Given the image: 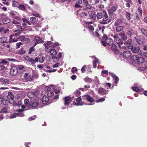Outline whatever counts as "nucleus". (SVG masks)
<instances>
[{
  "label": "nucleus",
  "mask_w": 147,
  "mask_h": 147,
  "mask_svg": "<svg viewBox=\"0 0 147 147\" xmlns=\"http://www.w3.org/2000/svg\"><path fill=\"white\" fill-rule=\"evenodd\" d=\"M0 85L5 86L7 84H9L11 83V81L10 80L5 79L3 78H0Z\"/></svg>",
  "instance_id": "nucleus-6"
},
{
  "label": "nucleus",
  "mask_w": 147,
  "mask_h": 147,
  "mask_svg": "<svg viewBox=\"0 0 147 147\" xmlns=\"http://www.w3.org/2000/svg\"><path fill=\"white\" fill-rule=\"evenodd\" d=\"M131 58L134 60H137L138 61L139 59V57L138 55H134L131 57Z\"/></svg>",
  "instance_id": "nucleus-32"
},
{
  "label": "nucleus",
  "mask_w": 147,
  "mask_h": 147,
  "mask_svg": "<svg viewBox=\"0 0 147 147\" xmlns=\"http://www.w3.org/2000/svg\"><path fill=\"white\" fill-rule=\"evenodd\" d=\"M29 102V100L28 99H26L24 100V104L26 106H28Z\"/></svg>",
  "instance_id": "nucleus-54"
},
{
  "label": "nucleus",
  "mask_w": 147,
  "mask_h": 147,
  "mask_svg": "<svg viewBox=\"0 0 147 147\" xmlns=\"http://www.w3.org/2000/svg\"><path fill=\"white\" fill-rule=\"evenodd\" d=\"M103 14L102 20L100 22V24H107L110 22L111 20L109 19L107 13L105 10H102Z\"/></svg>",
  "instance_id": "nucleus-3"
},
{
  "label": "nucleus",
  "mask_w": 147,
  "mask_h": 147,
  "mask_svg": "<svg viewBox=\"0 0 147 147\" xmlns=\"http://www.w3.org/2000/svg\"><path fill=\"white\" fill-rule=\"evenodd\" d=\"M17 116H20V117H22L23 115L22 114H20V115L19 114H16V113L13 114L10 116V118L11 119H13L16 118Z\"/></svg>",
  "instance_id": "nucleus-24"
},
{
  "label": "nucleus",
  "mask_w": 147,
  "mask_h": 147,
  "mask_svg": "<svg viewBox=\"0 0 147 147\" xmlns=\"http://www.w3.org/2000/svg\"><path fill=\"white\" fill-rule=\"evenodd\" d=\"M142 33L145 36L147 37V30L143 28H141L139 29Z\"/></svg>",
  "instance_id": "nucleus-20"
},
{
  "label": "nucleus",
  "mask_w": 147,
  "mask_h": 147,
  "mask_svg": "<svg viewBox=\"0 0 147 147\" xmlns=\"http://www.w3.org/2000/svg\"><path fill=\"white\" fill-rule=\"evenodd\" d=\"M86 6V8L85 9V10H88L89 9H90L91 7H92V6L91 5L89 4L88 3V4L87 5H85Z\"/></svg>",
  "instance_id": "nucleus-35"
},
{
  "label": "nucleus",
  "mask_w": 147,
  "mask_h": 147,
  "mask_svg": "<svg viewBox=\"0 0 147 147\" xmlns=\"http://www.w3.org/2000/svg\"><path fill=\"white\" fill-rule=\"evenodd\" d=\"M90 2L93 5H96L99 3V0H91Z\"/></svg>",
  "instance_id": "nucleus-31"
},
{
  "label": "nucleus",
  "mask_w": 147,
  "mask_h": 147,
  "mask_svg": "<svg viewBox=\"0 0 147 147\" xmlns=\"http://www.w3.org/2000/svg\"><path fill=\"white\" fill-rule=\"evenodd\" d=\"M18 72V70L17 68L15 66L12 67L10 70V74L12 76H16Z\"/></svg>",
  "instance_id": "nucleus-7"
},
{
  "label": "nucleus",
  "mask_w": 147,
  "mask_h": 147,
  "mask_svg": "<svg viewBox=\"0 0 147 147\" xmlns=\"http://www.w3.org/2000/svg\"><path fill=\"white\" fill-rule=\"evenodd\" d=\"M84 97L88 101L90 102L94 101V99L89 95H86L84 96Z\"/></svg>",
  "instance_id": "nucleus-12"
},
{
  "label": "nucleus",
  "mask_w": 147,
  "mask_h": 147,
  "mask_svg": "<svg viewBox=\"0 0 147 147\" xmlns=\"http://www.w3.org/2000/svg\"><path fill=\"white\" fill-rule=\"evenodd\" d=\"M65 99V104L66 105H68L72 101L71 98L70 97L67 96L64 98Z\"/></svg>",
  "instance_id": "nucleus-11"
},
{
  "label": "nucleus",
  "mask_w": 147,
  "mask_h": 147,
  "mask_svg": "<svg viewBox=\"0 0 147 147\" xmlns=\"http://www.w3.org/2000/svg\"><path fill=\"white\" fill-rule=\"evenodd\" d=\"M7 63V62L6 61L3 59H0V65L2 63L6 64Z\"/></svg>",
  "instance_id": "nucleus-38"
},
{
  "label": "nucleus",
  "mask_w": 147,
  "mask_h": 147,
  "mask_svg": "<svg viewBox=\"0 0 147 147\" xmlns=\"http://www.w3.org/2000/svg\"><path fill=\"white\" fill-rule=\"evenodd\" d=\"M123 55L125 58H127L131 56V53L128 51H126L123 52Z\"/></svg>",
  "instance_id": "nucleus-15"
},
{
  "label": "nucleus",
  "mask_w": 147,
  "mask_h": 147,
  "mask_svg": "<svg viewBox=\"0 0 147 147\" xmlns=\"http://www.w3.org/2000/svg\"><path fill=\"white\" fill-rule=\"evenodd\" d=\"M7 41V38L5 37H2L0 38V42L2 43H4L6 42Z\"/></svg>",
  "instance_id": "nucleus-23"
},
{
  "label": "nucleus",
  "mask_w": 147,
  "mask_h": 147,
  "mask_svg": "<svg viewBox=\"0 0 147 147\" xmlns=\"http://www.w3.org/2000/svg\"><path fill=\"white\" fill-rule=\"evenodd\" d=\"M60 63H57L53 66V67H57L60 66Z\"/></svg>",
  "instance_id": "nucleus-58"
},
{
  "label": "nucleus",
  "mask_w": 147,
  "mask_h": 147,
  "mask_svg": "<svg viewBox=\"0 0 147 147\" xmlns=\"http://www.w3.org/2000/svg\"><path fill=\"white\" fill-rule=\"evenodd\" d=\"M133 90L135 92H137L140 90L137 87H132Z\"/></svg>",
  "instance_id": "nucleus-43"
},
{
  "label": "nucleus",
  "mask_w": 147,
  "mask_h": 147,
  "mask_svg": "<svg viewBox=\"0 0 147 147\" xmlns=\"http://www.w3.org/2000/svg\"><path fill=\"white\" fill-rule=\"evenodd\" d=\"M143 56L144 57L146 58H147V51L144 52L143 54Z\"/></svg>",
  "instance_id": "nucleus-64"
},
{
  "label": "nucleus",
  "mask_w": 147,
  "mask_h": 147,
  "mask_svg": "<svg viewBox=\"0 0 147 147\" xmlns=\"http://www.w3.org/2000/svg\"><path fill=\"white\" fill-rule=\"evenodd\" d=\"M131 15L128 12H127L126 13V16L127 18V19L128 20H129L130 19H131V18H130Z\"/></svg>",
  "instance_id": "nucleus-36"
},
{
  "label": "nucleus",
  "mask_w": 147,
  "mask_h": 147,
  "mask_svg": "<svg viewBox=\"0 0 147 147\" xmlns=\"http://www.w3.org/2000/svg\"><path fill=\"white\" fill-rule=\"evenodd\" d=\"M84 104V102H80V101L78 103H75V105L77 106H78V105H82Z\"/></svg>",
  "instance_id": "nucleus-47"
},
{
  "label": "nucleus",
  "mask_w": 147,
  "mask_h": 147,
  "mask_svg": "<svg viewBox=\"0 0 147 147\" xmlns=\"http://www.w3.org/2000/svg\"><path fill=\"white\" fill-rule=\"evenodd\" d=\"M132 42L131 39H129L128 40L125 42L126 44H128V45H131L130 44Z\"/></svg>",
  "instance_id": "nucleus-61"
},
{
  "label": "nucleus",
  "mask_w": 147,
  "mask_h": 147,
  "mask_svg": "<svg viewBox=\"0 0 147 147\" xmlns=\"http://www.w3.org/2000/svg\"><path fill=\"white\" fill-rule=\"evenodd\" d=\"M117 9V7L115 6H113L111 8V11L112 12H115Z\"/></svg>",
  "instance_id": "nucleus-51"
},
{
  "label": "nucleus",
  "mask_w": 147,
  "mask_h": 147,
  "mask_svg": "<svg viewBox=\"0 0 147 147\" xmlns=\"http://www.w3.org/2000/svg\"><path fill=\"white\" fill-rule=\"evenodd\" d=\"M39 59V62L41 63H42L44 61L45 59V57H40Z\"/></svg>",
  "instance_id": "nucleus-44"
},
{
  "label": "nucleus",
  "mask_w": 147,
  "mask_h": 147,
  "mask_svg": "<svg viewBox=\"0 0 147 147\" xmlns=\"http://www.w3.org/2000/svg\"><path fill=\"white\" fill-rule=\"evenodd\" d=\"M75 7L77 8H82V6L80 5L78 3H76L75 4Z\"/></svg>",
  "instance_id": "nucleus-52"
},
{
  "label": "nucleus",
  "mask_w": 147,
  "mask_h": 147,
  "mask_svg": "<svg viewBox=\"0 0 147 147\" xmlns=\"http://www.w3.org/2000/svg\"><path fill=\"white\" fill-rule=\"evenodd\" d=\"M35 50V49L33 47H31L29 49L28 52L29 54H31L32 52Z\"/></svg>",
  "instance_id": "nucleus-40"
},
{
  "label": "nucleus",
  "mask_w": 147,
  "mask_h": 147,
  "mask_svg": "<svg viewBox=\"0 0 147 147\" xmlns=\"http://www.w3.org/2000/svg\"><path fill=\"white\" fill-rule=\"evenodd\" d=\"M111 49L112 50L117 51V52L118 53H119V50H117V46L116 45L113 43L111 44Z\"/></svg>",
  "instance_id": "nucleus-22"
},
{
  "label": "nucleus",
  "mask_w": 147,
  "mask_h": 147,
  "mask_svg": "<svg viewBox=\"0 0 147 147\" xmlns=\"http://www.w3.org/2000/svg\"><path fill=\"white\" fill-rule=\"evenodd\" d=\"M49 100V98L47 96H44L42 98V103L44 104H45L48 102Z\"/></svg>",
  "instance_id": "nucleus-17"
},
{
  "label": "nucleus",
  "mask_w": 147,
  "mask_h": 147,
  "mask_svg": "<svg viewBox=\"0 0 147 147\" xmlns=\"http://www.w3.org/2000/svg\"><path fill=\"white\" fill-rule=\"evenodd\" d=\"M39 101L37 100L33 101V103L32 104V107L33 108L35 109L37 107H41L39 104Z\"/></svg>",
  "instance_id": "nucleus-10"
},
{
  "label": "nucleus",
  "mask_w": 147,
  "mask_h": 147,
  "mask_svg": "<svg viewBox=\"0 0 147 147\" xmlns=\"http://www.w3.org/2000/svg\"><path fill=\"white\" fill-rule=\"evenodd\" d=\"M10 22V20L8 18H6L3 20V22L4 24H6L9 23Z\"/></svg>",
  "instance_id": "nucleus-30"
},
{
  "label": "nucleus",
  "mask_w": 147,
  "mask_h": 147,
  "mask_svg": "<svg viewBox=\"0 0 147 147\" xmlns=\"http://www.w3.org/2000/svg\"><path fill=\"white\" fill-rule=\"evenodd\" d=\"M7 101V100L4 99L3 98H0V104L3 103V105H5L7 104L6 102Z\"/></svg>",
  "instance_id": "nucleus-26"
},
{
  "label": "nucleus",
  "mask_w": 147,
  "mask_h": 147,
  "mask_svg": "<svg viewBox=\"0 0 147 147\" xmlns=\"http://www.w3.org/2000/svg\"><path fill=\"white\" fill-rule=\"evenodd\" d=\"M13 18L15 19L18 20L19 21L22 20V18L21 17L19 16H13Z\"/></svg>",
  "instance_id": "nucleus-41"
},
{
  "label": "nucleus",
  "mask_w": 147,
  "mask_h": 147,
  "mask_svg": "<svg viewBox=\"0 0 147 147\" xmlns=\"http://www.w3.org/2000/svg\"><path fill=\"white\" fill-rule=\"evenodd\" d=\"M47 51L49 53L50 55H56L57 52L54 49H52L51 47H49L47 49Z\"/></svg>",
  "instance_id": "nucleus-8"
},
{
  "label": "nucleus",
  "mask_w": 147,
  "mask_h": 147,
  "mask_svg": "<svg viewBox=\"0 0 147 147\" xmlns=\"http://www.w3.org/2000/svg\"><path fill=\"white\" fill-rule=\"evenodd\" d=\"M7 112V110L6 108H3L1 111V113H5Z\"/></svg>",
  "instance_id": "nucleus-59"
},
{
  "label": "nucleus",
  "mask_w": 147,
  "mask_h": 147,
  "mask_svg": "<svg viewBox=\"0 0 147 147\" xmlns=\"http://www.w3.org/2000/svg\"><path fill=\"white\" fill-rule=\"evenodd\" d=\"M34 94L32 92H29L28 94V96L29 98H32L34 96Z\"/></svg>",
  "instance_id": "nucleus-27"
},
{
  "label": "nucleus",
  "mask_w": 147,
  "mask_h": 147,
  "mask_svg": "<svg viewBox=\"0 0 147 147\" xmlns=\"http://www.w3.org/2000/svg\"><path fill=\"white\" fill-rule=\"evenodd\" d=\"M121 38L122 39L125 40L127 39V37L125 34L122 36H121Z\"/></svg>",
  "instance_id": "nucleus-56"
},
{
  "label": "nucleus",
  "mask_w": 147,
  "mask_h": 147,
  "mask_svg": "<svg viewBox=\"0 0 147 147\" xmlns=\"http://www.w3.org/2000/svg\"><path fill=\"white\" fill-rule=\"evenodd\" d=\"M144 61V59L143 58L141 57H139L138 59V61H137L139 63H142Z\"/></svg>",
  "instance_id": "nucleus-37"
},
{
  "label": "nucleus",
  "mask_w": 147,
  "mask_h": 147,
  "mask_svg": "<svg viewBox=\"0 0 147 147\" xmlns=\"http://www.w3.org/2000/svg\"><path fill=\"white\" fill-rule=\"evenodd\" d=\"M14 96L12 92H9L8 93V95L7 97L8 99L12 100L14 98Z\"/></svg>",
  "instance_id": "nucleus-19"
},
{
  "label": "nucleus",
  "mask_w": 147,
  "mask_h": 147,
  "mask_svg": "<svg viewBox=\"0 0 147 147\" xmlns=\"http://www.w3.org/2000/svg\"><path fill=\"white\" fill-rule=\"evenodd\" d=\"M86 65H84L83 67H82L81 69V71L82 73H83L85 72L86 71Z\"/></svg>",
  "instance_id": "nucleus-53"
},
{
  "label": "nucleus",
  "mask_w": 147,
  "mask_h": 147,
  "mask_svg": "<svg viewBox=\"0 0 147 147\" xmlns=\"http://www.w3.org/2000/svg\"><path fill=\"white\" fill-rule=\"evenodd\" d=\"M113 42L112 39L108 38L106 35H104L102 40L101 42V43L103 46H105L107 45L110 46Z\"/></svg>",
  "instance_id": "nucleus-2"
},
{
  "label": "nucleus",
  "mask_w": 147,
  "mask_h": 147,
  "mask_svg": "<svg viewBox=\"0 0 147 147\" xmlns=\"http://www.w3.org/2000/svg\"><path fill=\"white\" fill-rule=\"evenodd\" d=\"M76 93L77 96H79L80 94V92L79 90H77Z\"/></svg>",
  "instance_id": "nucleus-50"
},
{
  "label": "nucleus",
  "mask_w": 147,
  "mask_h": 147,
  "mask_svg": "<svg viewBox=\"0 0 147 147\" xmlns=\"http://www.w3.org/2000/svg\"><path fill=\"white\" fill-rule=\"evenodd\" d=\"M124 29L123 26H118L116 28V30L117 32H119L122 31Z\"/></svg>",
  "instance_id": "nucleus-25"
},
{
  "label": "nucleus",
  "mask_w": 147,
  "mask_h": 147,
  "mask_svg": "<svg viewBox=\"0 0 147 147\" xmlns=\"http://www.w3.org/2000/svg\"><path fill=\"white\" fill-rule=\"evenodd\" d=\"M98 64L100 63V62L99 61L98 59L95 57H94V59L93 62V65L94 67L96 68V63Z\"/></svg>",
  "instance_id": "nucleus-16"
},
{
  "label": "nucleus",
  "mask_w": 147,
  "mask_h": 147,
  "mask_svg": "<svg viewBox=\"0 0 147 147\" xmlns=\"http://www.w3.org/2000/svg\"><path fill=\"white\" fill-rule=\"evenodd\" d=\"M137 32L136 31L133 30H131L128 31L127 33V34L129 35L131 38H133L134 39V40L137 42L139 44H142L144 42L145 37L143 36V39L140 40V39H138L137 38Z\"/></svg>",
  "instance_id": "nucleus-1"
},
{
  "label": "nucleus",
  "mask_w": 147,
  "mask_h": 147,
  "mask_svg": "<svg viewBox=\"0 0 147 147\" xmlns=\"http://www.w3.org/2000/svg\"><path fill=\"white\" fill-rule=\"evenodd\" d=\"M15 35H11L10 36L9 42H13L17 41L18 39L16 38H14L13 37Z\"/></svg>",
  "instance_id": "nucleus-14"
},
{
  "label": "nucleus",
  "mask_w": 147,
  "mask_h": 147,
  "mask_svg": "<svg viewBox=\"0 0 147 147\" xmlns=\"http://www.w3.org/2000/svg\"><path fill=\"white\" fill-rule=\"evenodd\" d=\"M28 58L29 59V62H30L32 65L34 64L35 63L34 61V59L30 58Z\"/></svg>",
  "instance_id": "nucleus-49"
},
{
  "label": "nucleus",
  "mask_w": 147,
  "mask_h": 147,
  "mask_svg": "<svg viewBox=\"0 0 147 147\" xmlns=\"http://www.w3.org/2000/svg\"><path fill=\"white\" fill-rule=\"evenodd\" d=\"M50 86L53 89L54 91L56 94H57L60 92V90L56 88V87L54 85H51Z\"/></svg>",
  "instance_id": "nucleus-21"
},
{
  "label": "nucleus",
  "mask_w": 147,
  "mask_h": 147,
  "mask_svg": "<svg viewBox=\"0 0 147 147\" xmlns=\"http://www.w3.org/2000/svg\"><path fill=\"white\" fill-rule=\"evenodd\" d=\"M18 8L20 10L23 11H25L26 10V7L25 6L23 5H20L18 7Z\"/></svg>",
  "instance_id": "nucleus-29"
},
{
  "label": "nucleus",
  "mask_w": 147,
  "mask_h": 147,
  "mask_svg": "<svg viewBox=\"0 0 147 147\" xmlns=\"http://www.w3.org/2000/svg\"><path fill=\"white\" fill-rule=\"evenodd\" d=\"M32 15L34 16H35L36 17H39V18H40V15L37 13H32Z\"/></svg>",
  "instance_id": "nucleus-42"
},
{
  "label": "nucleus",
  "mask_w": 147,
  "mask_h": 147,
  "mask_svg": "<svg viewBox=\"0 0 147 147\" xmlns=\"http://www.w3.org/2000/svg\"><path fill=\"white\" fill-rule=\"evenodd\" d=\"M23 44L21 42H19L16 44V49H18L20 48V46L22 45Z\"/></svg>",
  "instance_id": "nucleus-48"
},
{
  "label": "nucleus",
  "mask_w": 147,
  "mask_h": 147,
  "mask_svg": "<svg viewBox=\"0 0 147 147\" xmlns=\"http://www.w3.org/2000/svg\"><path fill=\"white\" fill-rule=\"evenodd\" d=\"M15 105L20 107L21 106L22 103L21 101H19L18 102H16L14 104Z\"/></svg>",
  "instance_id": "nucleus-46"
},
{
  "label": "nucleus",
  "mask_w": 147,
  "mask_h": 147,
  "mask_svg": "<svg viewBox=\"0 0 147 147\" xmlns=\"http://www.w3.org/2000/svg\"><path fill=\"white\" fill-rule=\"evenodd\" d=\"M94 80L96 84H98L99 83V80L98 77L95 76L94 78Z\"/></svg>",
  "instance_id": "nucleus-34"
},
{
  "label": "nucleus",
  "mask_w": 147,
  "mask_h": 147,
  "mask_svg": "<svg viewBox=\"0 0 147 147\" xmlns=\"http://www.w3.org/2000/svg\"><path fill=\"white\" fill-rule=\"evenodd\" d=\"M102 14L100 12H98L96 15V17L98 19H101L103 17Z\"/></svg>",
  "instance_id": "nucleus-28"
},
{
  "label": "nucleus",
  "mask_w": 147,
  "mask_h": 147,
  "mask_svg": "<svg viewBox=\"0 0 147 147\" xmlns=\"http://www.w3.org/2000/svg\"><path fill=\"white\" fill-rule=\"evenodd\" d=\"M111 36H113L114 41L117 43L119 46L120 47V45L123 44V42L119 36L117 34H114L113 36L112 35Z\"/></svg>",
  "instance_id": "nucleus-5"
},
{
  "label": "nucleus",
  "mask_w": 147,
  "mask_h": 147,
  "mask_svg": "<svg viewBox=\"0 0 147 147\" xmlns=\"http://www.w3.org/2000/svg\"><path fill=\"white\" fill-rule=\"evenodd\" d=\"M34 40L36 41V42L34 45V47H35L38 44L44 42V41L42 40L38 36H36L34 38Z\"/></svg>",
  "instance_id": "nucleus-9"
},
{
  "label": "nucleus",
  "mask_w": 147,
  "mask_h": 147,
  "mask_svg": "<svg viewBox=\"0 0 147 147\" xmlns=\"http://www.w3.org/2000/svg\"><path fill=\"white\" fill-rule=\"evenodd\" d=\"M25 37L24 36H20L18 37V39L21 41H22L25 39Z\"/></svg>",
  "instance_id": "nucleus-57"
},
{
  "label": "nucleus",
  "mask_w": 147,
  "mask_h": 147,
  "mask_svg": "<svg viewBox=\"0 0 147 147\" xmlns=\"http://www.w3.org/2000/svg\"><path fill=\"white\" fill-rule=\"evenodd\" d=\"M84 80L86 82L88 83H90L92 82L93 80L88 78H86L84 79Z\"/></svg>",
  "instance_id": "nucleus-33"
},
{
  "label": "nucleus",
  "mask_w": 147,
  "mask_h": 147,
  "mask_svg": "<svg viewBox=\"0 0 147 147\" xmlns=\"http://www.w3.org/2000/svg\"><path fill=\"white\" fill-rule=\"evenodd\" d=\"M88 27L89 29L91 30H94V27L91 25H88Z\"/></svg>",
  "instance_id": "nucleus-55"
},
{
  "label": "nucleus",
  "mask_w": 147,
  "mask_h": 147,
  "mask_svg": "<svg viewBox=\"0 0 147 147\" xmlns=\"http://www.w3.org/2000/svg\"><path fill=\"white\" fill-rule=\"evenodd\" d=\"M111 74L113 79L115 80L114 82L115 83H117L118 82L119 79L118 77L116 76L115 74L113 73H111Z\"/></svg>",
  "instance_id": "nucleus-18"
},
{
  "label": "nucleus",
  "mask_w": 147,
  "mask_h": 147,
  "mask_svg": "<svg viewBox=\"0 0 147 147\" xmlns=\"http://www.w3.org/2000/svg\"><path fill=\"white\" fill-rule=\"evenodd\" d=\"M105 100V98H100V99L97 100L96 101V102H102L104 101Z\"/></svg>",
  "instance_id": "nucleus-45"
},
{
  "label": "nucleus",
  "mask_w": 147,
  "mask_h": 147,
  "mask_svg": "<svg viewBox=\"0 0 147 147\" xmlns=\"http://www.w3.org/2000/svg\"><path fill=\"white\" fill-rule=\"evenodd\" d=\"M100 94L104 95L107 94V92L102 88H100L98 90Z\"/></svg>",
  "instance_id": "nucleus-13"
},
{
  "label": "nucleus",
  "mask_w": 147,
  "mask_h": 147,
  "mask_svg": "<svg viewBox=\"0 0 147 147\" xmlns=\"http://www.w3.org/2000/svg\"><path fill=\"white\" fill-rule=\"evenodd\" d=\"M51 90V88L48 86L45 87V90L47 91V92H48V91H50Z\"/></svg>",
  "instance_id": "nucleus-60"
},
{
  "label": "nucleus",
  "mask_w": 147,
  "mask_h": 147,
  "mask_svg": "<svg viewBox=\"0 0 147 147\" xmlns=\"http://www.w3.org/2000/svg\"><path fill=\"white\" fill-rule=\"evenodd\" d=\"M76 2L77 3L79 4H81L82 3V0H76Z\"/></svg>",
  "instance_id": "nucleus-63"
},
{
  "label": "nucleus",
  "mask_w": 147,
  "mask_h": 147,
  "mask_svg": "<svg viewBox=\"0 0 147 147\" xmlns=\"http://www.w3.org/2000/svg\"><path fill=\"white\" fill-rule=\"evenodd\" d=\"M129 49H131L132 51L134 53H138L139 55H141L142 53L139 52L140 48L139 46H133L132 45H128L127 46Z\"/></svg>",
  "instance_id": "nucleus-4"
},
{
  "label": "nucleus",
  "mask_w": 147,
  "mask_h": 147,
  "mask_svg": "<svg viewBox=\"0 0 147 147\" xmlns=\"http://www.w3.org/2000/svg\"><path fill=\"white\" fill-rule=\"evenodd\" d=\"M53 93L51 91H48L47 93V95L49 97H51L53 95Z\"/></svg>",
  "instance_id": "nucleus-39"
},
{
  "label": "nucleus",
  "mask_w": 147,
  "mask_h": 147,
  "mask_svg": "<svg viewBox=\"0 0 147 147\" xmlns=\"http://www.w3.org/2000/svg\"><path fill=\"white\" fill-rule=\"evenodd\" d=\"M30 20L32 22H34L36 20V18L35 17H31L30 18Z\"/></svg>",
  "instance_id": "nucleus-62"
}]
</instances>
